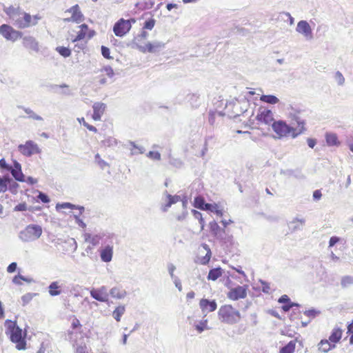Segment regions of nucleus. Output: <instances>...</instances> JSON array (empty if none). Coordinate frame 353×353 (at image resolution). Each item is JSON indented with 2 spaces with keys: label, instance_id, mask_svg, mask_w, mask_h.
Returning <instances> with one entry per match:
<instances>
[{
  "label": "nucleus",
  "instance_id": "nucleus-1",
  "mask_svg": "<svg viewBox=\"0 0 353 353\" xmlns=\"http://www.w3.org/2000/svg\"><path fill=\"white\" fill-rule=\"evenodd\" d=\"M5 325L6 326V334H10V341L17 344V349L25 350L26 342L22 335V330L17 325V323L8 319L6 321Z\"/></svg>",
  "mask_w": 353,
  "mask_h": 353
},
{
  "label": "nucleus",
  "instance_id": "nucleus-2",
  "mask_svg": "<svg viewBox=\"0 0 353 353\" xmlns=\"http://www.w3.org/2000/svg\"><path fill=\"white\" fill-rule=\"evenodd\" d=\"M219 319L224 323L234 325L241 319L240 312L231 305H224L220 307L218 312Z\"/></svg>",
  "mask_w": 353,
  "mask_h": 353
},
{
  "label": "nucleus",
  "instance_id": "nucleus-3",
  "mask_svg": "<svg viewBox=\"0 0 353 353\" xmlns=\"http://www.w3.org/2000/svg\"><path fill=\"white\" fill-rule=\"evenodd\" d=\"M42 234L40 225L31 224L19 233V238L23 242H30L39 239Z\"/></svg>",
  "mask_w": 353,
  "mask_h": 353
},
{
  "label": "nucleus",
  "instance_id": "nucleus-4",
  "mask_svg": "<svg viewBox=\"0 0 353 353\" xmlns=\"http://www.w3.org/2000/svg\"><path fill=\"white\" fill-rule=\"evenodd\" d=\"M22 17L20 15L18 16L17 19H14L15 25L19 28H26L32 26H35L37 24L38 21L41 19L38 15H34L32 17L30 14L26 12L22 13Z\"/></svg>",
  "mask_w": 353,
  "mask_h": 353
},
{
  "label": "nucleus",
  "instance_id": "nucleus-5",
  "mask_svg": "<svg viewBox=\"0 0 353 353\" xmlns=\"http://www.w3.org/2000/svg\"><path fill=\"white\" fill-rule=\"evenodd\" d=\"M272 128L279 138L287 137L294 131V128L288 125L285 121L279 120L272 123Z\"/></svg>",
  "mask_w": 353,
  "mask_h": 353
},
{
  "label": "nucleus",
  "instance_id": "nucleus-6",
  "mask_svg": "<svg viewBox=\"0 0 353 353\" xmlns=\"http://www.w3.org/2000/svg\"><path fill=\"white\" fill-rule=\"evenodd\" d=\"M19 151L26 157H31L34 154H39L41 150L38 145L32 141H28L25 144L18 146Z\"/></svg>",
  "mask_w": 353,
  "mask_h": 353
},
{
  "label": "nucleus",
  "instance_id": "nucleus-7",
  "mask_svg": "<svg viewBox=\"0 0 353 353\" xmlns=\"http://www.w3.org/2000/svg\"><path fill=\"white\" fill-rule=\"evenodd\" d=\"M0 34L7 40L16 41L21 37V32L14 30L11 26L3 24L0 26Z\"/></svg>",
  "mask_w": 353,
  "mask_h": 353
},
{
  "label": "nucleus",
  "instance_id": "nucleus-8",
  "mask_svg": "<svg viewBox=\"0 0 353 353\" xmlns=\"http://www.w3.org/2000/svg\"><path fill=\"white\" fill-rule=\"evenodd\" d=\"M130 28L131 23L130 21L121 19L115 23L113 31L116 36L123 37L130 31Z\"/></svg>",
  "mask_w": 353,
  "mask_h": 353
},
{
  "label": "nucleus",
  "instance_id": "nucleus-9",
  "mask_svg": "<svg viewBox=\"0 0 353 353\" xmlns=\"http://www.w3.org/2000/svg\"><path fill=\"white\" fill-rule=\"evenodd\" d=\"M296 31L302 34L307 40L313 39L312 28L307 21L301 20L298 22Z\"/></svg>",
  "mask_w": 353,
  "mask_h": 353
},
{
  "label": "nucleus",
  "instance_id": "nucleus-10",
  "mask_svg": "<svg viewBox=\"0 0 353 353\" xmlns=\"http://www.w3.org/2000/svg\"><path fill=\"white\" fill-rule=\"evenodd\" d=\"M247 285H238L236 288H232L228 293V297L233 301H236L241 299H245L247 296Z\"/></svg>",
  "mask_w": 353,
  "mask_h": 353
},
{
  "label": "nucleus",
  "instance_id": "nucleus-11",
  "mask_svg": "<svg viewBox=\"0 0 353 353\" xmlns=\"http://www.w3.org/2000/svg\"><path fill=\"white\" fill-rule=\"evenodd\" d=\"M65 12L72 14L71 17L63 19L65 22H76L77 23H81L83 20V15L80 11L79 6L76 4L68 9Z\"/></svg>",
  "mask_w": 353,
  "mask_h": 353
},
{
  "label": "nucleus",
  "instance_id": "nucleus-12",
  "mask_svg": "<svg viewBox=\"0 0 353 353\" xmlns=\"http://www.w3.org/2000/svg\"><path fill=\"white\" fill-rule=\"evenodd\" d=\"M90 296L95 300L100 302H108L109 294L105 286L103 285L97 289H92L90 291Z\"/></svg>",
  "mask_w": 353,
  "mask_h": 353
},
{
  "label": "nucleus",
  "instance_id": "nucleus-13",
  "mask_svg": "<svg viewBox=\"0 0 353 353\" xmlns=\"http://www.w3.org/2000/svg\"><path fill=\"white\" fill-rule=\"evenodd\" d=\"M256 119L261 123L272 125V123L275 121L273 117V113L270 110L261 109L256 115Z\"/></svg>",
  "mask_w": 353,
  "mask_h": 353
},
{
  "label": "nucleus",
  "instance_id": "nucleus-14",
  "mask_svg": "<svg viewBox=\"0 0 353 353\" xmlns=\"http://www.w3.org/2000/svg\"><path fill=\"white\" fill-rule=\"evenodd\" d=\"M113 256V245L108 244L100 251V257L102 261L108 263L112 261Z\"/></svg>",
  "mask_w": 353,
  "mask_h": 353
},
{
  "label": "nucleus",
  "instance_id": "nucleus-15",
  "mask_svg": "<svg viewBox=\"0 0 353 353\" xmlns=\"http://www.w3.org/2000/svg\"><path fill=\"white\" fill-rule=\"evenodd\" d=\"M199 306L203 312H213L216 309L217 305L214 300L210 301L206 299H202L199 302Z\"/></svg>",
  "mask_w": 353,
  "mask_h": 353
},
{
  "label": "nucleus",
  "instance_id": "nucleus-16",
  "mask_svg": "<svg viewBox=\"0 0 353 353\" xmlns=\"http://www.w3.org/2000/svg\"><path fill=\"white\" fill-rule=\"evenodd\" d=\"M106 108V105L103 103L97 102L94 103L92 105L93 108V114L92 119L95 121H100L101 119L102 114L104 113Z\"/></svg>",
  "mask_w": 353,
  "mask_h": 353
},
{
  "label": "nucleus",
  "instance_id": "nucleus-17",
  "mask_svg": "<svg viewBox=\"0 0 353 353\" xmlns=\"http://www.w3.org/2000/svg\"><path fill=\"white\" fill-rule=\"evenodd\" d=\"M189 324L194 327L198 333H201L205 330H208V320L202 319L199 321L194 320L192 318H189Z\"/></svg>",
  "mask_w": 353,
  "mask_h": 353
},
{
  "label": "nucleus",
  "instance_id": "nucleus-18",
  "mask_svg": "<svg viewBox=\"0 0 353 353\" xmlns=\"http://www.w3.org/2000/svg\"><path fill=\"white\" fill-rule=\"evenodd\" d=\"M23 45L26 48L31 49L35 52H38L39 50L38 43L36 41V39L32 37L28 36L23 37Z\"/></svg>",
  "mask_w": 353,
  "mask_h": 353
},
{
  "label": "nucleus",
  "instance_id": "nucleus-19",
  "mask_svg": "<svg viewBox=\"0 0 353 353\" xmlns=\"http://www.w3.org/2000/svg\"><path fill=\"white\" fill-rule=\"evenodd\" d=\"M84 238L86 242L90 243L94 247L99 244L100 240L103 236L100 234L92 235L89 233H85L84 234Z\"/></svg>",
  "mask_w": 353,
  "mask_h": 353
},
{
  "label": "nucleus",
  "instance_id": "nucleus-20",
  "mask_svg": "<svg viewBox=\"0 0 353 353\" xmlns=\"http://www.w3.org/2000/svg\"><path fill=\"white\" fill-rule=\"evenodd\" d=\"M61 286L59 281H53L48 286V292L50 296H55L61 294Z\"/></svg>",
  "mask_w": 353,
  "mask_h": 353
},
{
  "label": "nucleus",
  "instance_id": "nucleus-21",
  "mask_svg": "<svg viewBox=\"0 0 353 353\" xmlns=\"http://www.w3.org/2000/svg\"><path fill=\"white\" fill-rule=\"evenodd\" d=\"M168 203L161 206V210L163 212H166L168 208L174 203H176L181 200V198L179 195L172 196L171 194H167Z\"/></svg>",
  "mask_w": 353,
  "mask_h": 353
},
{
  "label": "nucleus",
  "instance_id": "nucleus-22",
  "mask_svg": "<svg viewBox=\"0 0 353 353\" xmlns=\"http://www.w3.org/2000/svg\"><path fill=\"white\" fill-rule=\"evenodd\" d=\"M188 101L193 108H197L200 105V96L196 93L188 94L186 97Z\"/></svg>",
  "mask_w": 353,
  "mask_h": 353
},
{
  "label": "nucleus",
  "instance_id": "nucleus-23",
  "mask_svg": "<svg viewBox=\"0 0 353 353\" xmlns=\"http://www.w3.org/2000/svg\"><path fill=\"white\" fill-rule=\"evenodd\" d=\"M326 143L329 146H339L340 142L338 140V137L335 133L327 132L325 134Z\"/></svg>",
  "mask_w": 353,
  "mask_h": 353
},
{
  "label": "nucleus",
  "instance_id": "nucleus-24",
  "mask_svg": "<svg viewBox=\"0 0 353 353\" xmlns=\"http://www.w3.org/2000/svg\"><path fill=\"white\" fill-rule=\"evenodd\" d=\"M342 334L343 331L341 328L334 327L332 330L328 340L334 343H337L341 340Z\"/></svg>",
  "mask_w": 353,
  "mask_h": 353
},
{
  "label": "nucleus",
  "instance_id": "nucleus-25",
  "mask_svg": "<svg viewBox=\"0 0 353 353\" xmlns=\"http://www.w3.org/2000/svg\"><path fill=\"white\" fill-rule=\"evenodd\" d=\"M126 294L125 290L118 287H114L110 290V296L118 299H123L126 296Z\"/></svg>",
  "mask_w": 353,
  "mask_h": 353
},
{
  "label": "nucleus",
  "instance_id": "nucleus-26",
  "mask_svg": "<svg viewBox=\"0 0 353 353\" xmlns=\"http://www.w3.org/2000/svg\"><path fill=\"white\" fill-rule=\"evenodd\" d=\"M11 181V176L9 174L0 176V193H4L8 190V183Z\"/></svg>",
  "mask_w": 353,
  "mask_h": 353
},
{
  "label": "nucleus",
  "instance_id": "nucleus-27",
  "mask_svg": "<svg viewBox=\"0 0 353 353\" xmlns=\"http://www.w3.org/2000/svg\"><path fill=\"white\" fill-rule=\"evenodd\" d=\"M201 246L206 254L204 256L199 258V263L202 265H206L210 260L212 252L208 245L203 243Z\"/></svg>",
  "mask_w": 353,
  "mask_h": 353
},
{
  "label": "nucleus",
  "instance_id": "nucleus-28",
  "mask_svg": "<svg viewBox=\"0 0 353 353\" xmlns=\"http://www.w3.org/2000/svg\"><path fill=\"white\" fill-rule=\"evenodd\" d=\"M56 208H57V210H59L60 208H62V209L68 208V209H71V210L78 209L79 210V214H81L85 210L84 207H83V206H79V205L77 206L70 203H58V204H57Z\"/></svg>",
  "mask_w": 353,
  "mask_h": 353
},
{
  "label": "nucleus",
  "instance_id": "nucleus-29",
  "mask_svg": "<svg viewBox=\"0 0 353 353\" xmlns=\"http://www.w3.org/2000/svg\"><path fill=\"white\" fill-rule=\"evenodd\" d=\"M17 108L19 109H22L28 115V118L32 119L37 120V121H43V118L41 116L37 114L30 108H26L23 105H18Z\"/></svg>",
  "mask_w": 353,
  "mask_h": 353
},
{
  "label": "nucleus",
  "instance_id": "nucleus-30",
  "mask_svg": "<svg viewBox=\"0 0 353 353\" xmlns=\"http://www.w3.org/2000/svg\"><path fill=\"white\" fill-rule=\"evenodd\" d=\"M305 220L304 219L295 218L289 224V228L292 231L301 230L303 225L305 224Z\"/></svg>",
  "mask_w": 353,
  "mask_h": 353
},
{
  "label": "nucleus",
  "instance_id": "nucleus-31",
  "mask_svg": "<svg viewBox=\"0 0 353 353\" xmlns=\"http://www.w3.org/2000/svg\"><path fill=\"white\" fill-rule=\"evenodd\" d=\"M222 275V269L221 268H214L210 270L208 279L216 281L219 277Z\"/></svg>",
  "mask_w": 353,
  "mask_h": 353
},
{
  "label": "nucleus",
  "instance_id": "nucleus-32",
  "mask_svg": "<svg viewBox=\"0 0 353 353\" xmlns=\"http://www.w3.org/2000/svg\"><path fill=\"white\" fill-rule=\"evenodd\" d=\"M318 349L324 353H327L330 350V342L328 339H322L318 343Z\"/></svg>",
  "mask_w": 353,
  "mask_h": 353
},
{
  "label": "nucleus",
  "instance_id": "nucleus-33",
  "mask_svg": "<svg viewBox=\"0 0 353 353\" xmlns=\"http://www.w3.org/2000/svg\"><path fill=\"white\" fill-rule=\"evenodd\" d=\"M125 312V307L123 305L118 306L113 311L112 316L117 321H121V317Z\"/></svg>",
  "mask_w": 353,
  "mask_h": 353
},
{
  "label": "nucleus",
  "instance_id": "nucleus-34",
  "mask_svg": "<svg viewBox=\"0 0 353 353\" xmlns=\"http://www.w3.org/2000/svg\"><path fill=\"white\" fill-rule=\"evenodd\" d=\"M299 114H300L299 112L292 114V119L296 123L298 128H305V120L303 119L302 118H301Z\"/></svg>",
  "mask_w": 353,
  "mask_h": 353
},
{
  "label": "nucleus",
  "instance_id": "nucleus-35",
  "mask_svg": "<svg viewBox=\"0 0 353 353\" xmlns=\"http://www.w3.org/2000/svg\"><path fill=\"white\" fill-rule=\"evenodd\" d=\"M9 172H10L12 176L14 178L16 181L19 182L25 181V175L23 174L22 171L12 170V166L11 170H10Z\"/></svg>",
  "mask_w": 353,
  "mask_h": 353
},
{
  "label": "nucleus",
  "instance_id": "nucleus-36",
  "mask_svg": "<svg viewBox=\"0 0 353 353\" xmlns=\"http://www.w3.org/2000/svg\"><path fill=\"white\" fill-rule=\"evenodd\" d=\"M296 343L294 341H290L286 345L280 350V353H293L295 350Z\"/></svg>",
  "mask_w": 353,
  "mask_h": 353
},
{
  "label": "nucleus",
  "instance_id": "nucleus-37",
  "mask_svg": "<svg viewBox=\"0 0 353 353\" xmlns=\"http://www.w3.org/2000/svg\"><path fill=\"white\" fill-rule=\"evenodd\" d=\"M261 101L269 104H276L279 102V99L274 95H262L260 98Z\"/></svg>",
  "mask_w": 353,
  "mask_h": 353
},
{
  "label": "nucleus",
  "instance_id": "nucleus-38",
  "mask_svg": "<svg viewBox=\"0 0 353 353\" xmlns=\"http://www.w3.org/2000/svg\"><path fill=\"white\" fill-rule=\"evenodd\" d=\"M208 203H205V200L201 196H196L194 201V206L198 209L205 210V205Z\"/></svg>",
  "mask_w": 353,
  "mask_h": 353
},
{
  "label": "nucleus",
  "instance_id": "nucleus-39",
  "mask_svg": "<svg viewBox=\"0 0 353 353\" xmlns=\"http://www.w3.org/2000/svg\"><path fill=\"white\" fill-rule=\"evenodd\" d=\"M205 210L210 211L212 212L216 213V215L219 216H223V212L221 210L219 209V207L216 204H211L208 203L205 205Z\"/></svg>",
  "mask_w": 353,
  "mask_h": 353
},
{
  "label": "nucleus",
  "instance_id": "nucleus-40",
  "mask_svg": "<svg viewBox=\"0 0 353 353\" xmlns=\"http://www.w3.org/2000/svg\"><path fill=\"white\" fill-rule=\"evenodd\" d=\"M94 162L98 165V166L101 169L104 170L105 167H109L110 165L108 163L103 160L99 154H97L94 156Z\"/></svg>",
  "mask_w": 353,
  "mask_h": 353
},
{
  "label": "nucleus",
  "instance_id": "nucleus-41",
  "mask_svg": "<svg viewBox=\"0 0 353 353\" xmlns=\"http://www.w3.org/2000/svg\"><path fill=\"white\" fill-rule=\"evenodd\" d=\"M341 285L343 288H347L350 285H353V275L343 276L341 280Z\"/></svg>",
  "mask_w": 353,
  "mask_h": 353
},
{
  "label": "nucleus",
  "instance_id": "nucleus-42",
  "mask_svg": "<svg viewBox=\"0 0 353 353\" xmlns=\"http://www.w3.org/2000/svg\"><path fill=\"white\" fill-rule=\"evenodd\" d=\"M101 143L105 147H112L117 145V142L116 139L108 137L101 141Z\"/></svg>",
  "mask_w": 353,
  "mask_h": 353
},
{
  "label": "nucleus",
  "instance_id": "nucleus-43",
  "mask_svg": "<svg viewBox=\"0 0 353 353\" xmlns=\"http://www.w3.org/2000/svg\"><path fill=\"white\" fill-rule=\"evenodd\" d=\"M26 210L33 212L32 206L28 207L27 204L25 202L21 203L14 208V211L15 212H23Z\"/></svg>",
  "mask_w": 353,
  "mask_h": 353
},
{
  "label": "nucleus",
  "instance_id": "nucleus-44",
  "mask_svg": "<svg viewBox=\"0 0 353 353\" xmlns=\"http://www.w3.org/2000/svg\"><path fill=\"white\" fill-rule=\"evenodd\" d=\"M56 50L65 58L70 57L71 54V50L66 47L59 46L57 47Z\"/></svg>",
  "mask_w": 353,
  "mask_h": 353
},
{
  "label": "nucleus",
  "instance_id": "nucleus-45",
  "mask_svg": "<svg viewBox=\"0 0 353 353\" xmlns=\"http://www.w3.org/2000/svg\"><path fill=\"white\" fill-rule=\"evenodd\" d=\"M36 295H37L36 293H27V294H24L23 296H22V297H21L22 305L24 306V305H27L28 303H29L32 301L33 297Z\"/></svg>",
  "mask_w": 353,
  "mask_h": 353
},
{
  "label": "nucleus",
  "instance_id": "nucleus-46",
  "mask_svg": "<svg viewBox=\"0 0 353 353\" xmlns=\"http://www.w3.org/2000/svg\"><path fill=\"white\" fill-rule=\"evenodd\" d=\"M130 144L132 146L131 154L134 155L137 154H143L145 152V149L143 147L137 146L134 142L130 141Z\"/></svg>",
  "mask_w": 353,
  "mask_h": 353
},
{
  "label": "nucleus",
  "instance_id": "nucleus-47",
  "mask_svg": "<svg viewBox=\"0 0 353 353\" xmlns=\"http://www.w3.org/2000/svg\"><path fill=\"white\" fill-rule=\"evenodd\" d=\"M334 79L339 85L342 86L345 83V78L343 74L339 71L335 72Z\"/></svg>",
  "mask_w": 353,
  "mask_h": 353
},
{
  "label": "nucleus",
  "instance_id": "nucleus-48",
  "mask_svg": "<svg viewBox=\"0 0 353 353\" xmlns=\"http://www.w3.org/2000/svg\"><path fill=\"white\" fill-rule=\"evenodd\" d=\"M260 283L261 284L262 291L265 294H270L272 289L270 283L262 280H260Z\"/></svg>",
  "mask_w": 353,
  "mask_h": 353
},
{
  "label": "nucleus",
  "instance_id": "nucleus-49",
  "mask_svg": "<svg viewBox=\"0 0 353 353\" xmlns=\"http://www.w3.org/2000/svg\"><path fill=\"white\" fill-rule=\"evenodd\" d=\"M319 313H320L319 311L316 310L314 309L305 310L304 312L305 315H306L307 316L312 318V319H314V317H316Z\"/></svg>",
  "mask_w": 353,
  "mask_h": 353
},
{
  "label": "nucleus",
  "instance_id": "nucleus-50",
  "mask_svg": "<svg viewBox=\"0 0 353 353\" xmlns=\"http://www.w3.org/2000/svg\"><path fill=\"white\" fill-rule=\"evenodd\" d=\"M192 213H193V215H194V218L197 219L199 221V223L201 225V228L203 229V225H204V221H203V219L202 217L201 213L198 212V211H196V210H192Z\"/></svg>",
  "mask_w": 353,
  "mask_h": 353
},
{
  "label": "nucleus",
  "instance_id": "nucleus-51",
  "mask_svg": "<svg viewBox=\"0 0 353 353\" xmlns=\"http://www.w3.org/2000/svg\"><path fill=\"white\" fill-rule=\"evenodd\" d=\"M210 229L213 234L216 235L218 233V231L220 229V227L216 222L212 221L210 223Z\"/></svg>",
  "mask_w": 353,
  "mask_h": 353
},
{
  "label": "nucleus",
  "instance_id": "nucleus-52",
  "mask_svg": "<svg viewBox=\"0 0 353 353\" xmlns=\"http://www.w3.org/2000/svg\"><path fill=\"white\" fill-rule=\"evenodd\" d=\"M139 48L143 52H152L153 49H154V46L151 43H148V44H146L144 46H139Z\"/></svg>",
  "mask_w": 353,
  "mask_h": 353
},
{
  "label": "nucleus",
  "instance_id": "nucleus-53",
  "mask_svg": "<svg viewBox=\"0 0 353 353\" xmlns=\"http://www.w3.org/2000/svg\"><path fill=\"white\" fill-rule=\"evenodd\" d=\"M37 198L44 203H47L50 202V199H49L48 196L42 192H39Z\"/></svg>",
  "mask_w": 353,
  "mask_h": 353
},
{
  "label": "nucleus",
  "instance_id": "nucleus-54",
  "mask_svg": "<svg viewBox=\"0 0 353 353\" xmlns=\"http://www.w3.org/2000/svg\"><path fill=\"white\" fill-rule=\"evenodd\" d=\"M101 54L103 57L105 59H112V57H110V49L104 46H101Z\"/></svg>",
  "mask_w": 353,
  "mask_h": 353
},
{
  "label": "nucleus",
  "instance_id": "nucleus-55",
  "mask_svg": "<svg viewBox=\"0 0 353 353\" xmlns=\"http://www.w3.org/2000/svg\"><path fill=\"white\" fill-rule=\"evenodd\" d=\"M11 165L8 164L6 160L3 158L0 159V169L9 171L11 170Z\"/></svg>",
  "mask_w": 353,
  "mask_h": 353
},
{
  "label": "nucleus",
  "instance_id": "nucleus-56",
  "mask_svg": "<svg viewBox=\"0 0 353 353\" xmlns=\"http://www.w3.org/2000/svg\"><path fill=\"white\" fill-rule=\"evenodd\" d=\"M85 34H86V32H85L84 30H80L78 32L76 37L72 39V42H77V41L82 40L83 39H84Z\"/></svg>",
  "mask_w": 353,
  "mask_h": 353
},
{
  "label": "nucleus",
  "instance_id": "nucleus-57",
  "mask_svg": "<svg viewBox=\"0 0 353 353\" xmlns=\"http://www.w3.org/2000/svg\"><path fill=\"white\" fill-rule=\"evenodd\" d=\"M347 333L351 334L350 344L353 345V321L348 324Z\"/></svg>",
  "mask_w": 353,
  "mask_h": 353
},
{
  "label": "nucleus",
  "instance_id": "nucleus-58",
  "mask_svg": "<svg viewBox=\"0 0 353 353\" xmlns=\"http://www.w3.org/2000/svg\"><path fill=\"white\" fill-rule=\"evenodd\" d=\"M18 187L19 184L17 182L14 181L11 178V181L8 183V189L10 190V192H16Z\"/></svg>",
  "mask_w": 353,
  "mask_h": 353
},
{
  "label": "nucleus",
  "instance_id": "nucleus-59",
  "mask_svg": "<svg viewBox=\"0 0 353 353\" xmlns=\"http://www.w3.org/2000/svg\"><path fill=\"white\" fill-rule=\"evenodd\" d=\"M81 121L83 122V125L85 127H86L90 131H92L94 132H97V129L94 126L88 124V123H86L84 120V118H82L81 120H79L80 123H81Z\"/></svg>",
  "mask_w": 353,
  "mask_h": 353
},
{
  "label": "nucleus",
  "instance_id": "nucleus-60",
  "mask_svg": "<svg viewBox=\"0 0 353 353\" xmlns=\"http://www.w3.org/2000/svg\"><path fill=\"white\" fill-rule=\"evenodd\" d=\"M305 130V128H298V127L296 129L294 128V131L291 132L292 137L293 138H296L298 135L303 133Z\"/></svg>",
  "mask_w": 353,
  "mask_h": 353
},
{
  "label": "nucleus",
  "instance_id": "nucleus-61",
  "mask_svg": "<svg viewBox=\"0 0 353 353\" xmlns=\"http://www.w3.org/2000/svg\"><path fill=\"white\" fill-rule=\"evenodd\" d=\"M103 71L105 72V74L109 77H112L114 76V71L110 66H105L103 68Z\"/></svg>",
  "mask_w": 353,
  "mask_h": 353
},
{
  "label": "nucleus",
  "instance_id": "nucleus-62",
  "mask_svg": "<svg viewBox=\"0 0 353 353\" xmlns=\"http://www.w3.org/2000/svg\"><path fill=\"white\" fill-rule=\"evenodd\" d=\"M148 37V32L145 30H143L142 32L137 35L135 37V40L138 42H141L142 40L145 39Z\"/></svg>",
  "mask_w": 353,
  "mask_h": 353
},
{
  "label": "nucleus",
  "instance_id": "nucleus-63",
  "mask_svg": "<svg viewBox=\"0 0 353 353\" xmlns=\"http://www.w3.org/2000/svg\"><path fill=\"white\" fill-rule=\"evenodd\" d=\"M154 20L153 19H151L150 20L145 21L143 28L145 29L152 30V28L154 27Z\"/></svg>",
  "mask_w": 353,
  "mask_h": 353
},
{
  "label": "nucleus",
  "instance_id": "nucleus-64",
  "mask_svg": "<svg viewBox=\"0 0 353 353\" xmlns=\"http://www.w3.org/2000/svg\"><path fill=\"white\" fill-rule=\"evenodd\" d=\"M75 353H89L86 346L79 345L76 348Z\"/></svg>",
  "mask_w": 353,
  "mask_h": 353
}]
</instances>
